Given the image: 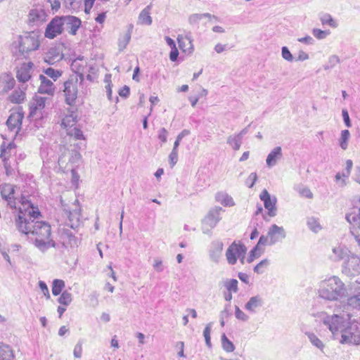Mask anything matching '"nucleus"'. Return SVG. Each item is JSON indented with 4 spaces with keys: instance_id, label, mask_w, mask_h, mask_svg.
Here are the masks:
<instances>
[{
    "instance_id": "nucleus-9",
    "label": "nucleus",
    "mask_w": 360,
    "mask_h": 360,
    "mask_svg": "<svg viewBox=\"0 0 360 360\" xmlns=\"http://www.w3.org/2000/svg\"><path fill=\"white\" fill-rule=\"evenodd\" d=\"M342 273L348 277L360 274V255L352 253L342 264Z\"/></svg>"
},
{
    "instance_id": "nucleus-4",
    "label": "nucleus",
    "mask_w": 360,
    "mask_h": 360,
    "mask_svg": "<svg viewBox=\"0 0 360 360\" xmlns=\"http://www.w3.org/2000/svg\"><path fill=\"white\" fill-rule=\"evenodd\" d=\"M340 343L360 345V322L355 319H349L345 327L341 330Z\"/></svg>"
},
{
    "instance_id": "nucleus-62",
    "label": "nucleus",
    "mask_w": 360,
    "mask_h": 360,
    "mask_svg": "<svg viewBox=\"0 0 360 360\" xmlns=\"http://www.w3.org/2000/svg\"><path fill=\"white\" fill-rule=\"evenodd\" d=\"M39 287L41 289L43 294L44 295V296L46 297V299H49L50 293L47 285L45 283V282L40 281L39 282Z\"/></svg>"
},
{
    "instance_id": "nucleus-54",
    "label": "nucleus",
    "mask_w": 360,
    "mask_h": 360,
    "mask_svg": "<svg viewBox=\"0 0 360 360\" xmlns=\"http://www.w3.org/2000/svg\"><path fill=\"white\" fill-rule=\"evenodd\" d=\"M169 164L173 167L178 161V147L173 146L172 152L169 155Z\"/></svg>"
},
{
    "instance_id": "nucleus-44",
    "label": "nucleus",
    "mask_w": 360,
    "mask_h": 360,
    "mask_svg": "<svg viewBox=\"0 0 360 360\" xmlns=\"http://www.w3.org/2000/svg\"><path fill=\"white\" fill-rule=\"evenodd\" d=\"M67 134L70 137H73L76 140L84 139L83 132L77 127L67 129Z\"/></svg>"
},
{
    "instance_id": "nucleus-47",
    "label": "nucleus",
    "mask_w": 360,
    "mask_h": 360,
    "mask_svg": "<svg viewBox=\"0 0 360 360\" xmlns=\"http://www.w3.org/2000/svg\"><path fill=\"white\" fill-rule=\"evenodd\" d=\"M72 300V294L65 290L62 292L58 301L60 304L68 306L71 303Z\"/></svg>"
},
{
    "instance_id": "nucleus-37",
    "label": "nucleus",
    "mask_w": 360,
    "mask_h": 360,
    "mask_svg": "<svg viewBox=\"0 0 360 360\" xmlns=\"http://www.w3.org/2000/svg\"><path fill=\"white\" fill-rule=\"evenodd\" d=\"M13 354L11 347L4 344L0 345V360H13Z\"/></svg>"
},
{
    "instance_id": "nucleus-63",
    "label": "nucleus",
    "mask_w": 360,
    "mask_h": 360,
    "mask_svg": "<svg viewBox=\"0 0 360 360\" xmlns=\"http://www.w3.org/2000/svg\"><path fill=\"white\" fill-rule=\"evenodd\" d=\"M340 63V58L336 55H332L328 58V61L327 63L330 65V67L334 68Z\"/></svg>"
},
{
    "instance_id": "nucleus-43",
    "label": "nucleus",
    "mask_w": 360,
    "mask_h": 360,
    "mask_svg": "<svg viewBox=\"0 0 360 360\" xmlns=\"http://www.w3.org/2000/svg\"><path fill=\"white\" fill-rule=\"evenodd\" d=\"M65 288V282L60 279H55L52 285V293L56 296L60 294L63 289Z\"/></svg>"
},
{
    "instance_id": "nucleus-55",
    "label": "nucleus",
    "mask_w": 360,
    "mask_h": 360,
    "mask_svg": "<svg viewBox=\"0 0 360 360\" xmlns=\"http://www.w3.org/2000/svg\"><path fill=\"white\" fill-rule=\"evenodd\" d=\"M260 245H258L257 243V245L250 252V255L247 259V262L248 263L252 262L255 258L260 256L261 253H257Z\"/></svg>"
},
{
    "instance_id": "nucleus-46",
    "label": "nucleus",
    "mask_w": 360,
    "mask_h": 360,
    "mask_svg": "<svg viewBox=\"0 0 360 360\" xmlns=\"http://www.w3.org/2000/svg\"><path fill=\"white\" fill-rule=\"evenodd\" d=\"M238 281L236 279H226L224 281V285L229 292H236L238 288Z\"/></svg>"
},
{
    "instance_id": "nucleus-11",
    "label": "nucleus",
    "mask_w": 360,
    "mask_h": 360,
    "mask_svg": "<svg viewBox=\"0 0 360 360\" xmlns=\"http://www.w3.org/2000/svg\"><path fill=\"white\" fill-rule=\"evenodd\" d=\"M246 252L247 248L243 244L233 242L229 246L226 252L227 262L231 265L235 264L238 258H240V256L245 255Z\"/></svg>"
},
{
    "instance_id": "nucleus-13",
    "label": "nucleus",
    "mask_w": 360,
    "mask_h": 360,
    "mask_svg": "<svg viewBox=\"0 0 360 360\" xmlns=\"http://www.w3.org/2000/svg\"><path fill=\"white\" fill-rule=\"evenodd\" d=\"M323 323L328 328L333 335L339 331L341 332L342 329L346 326L344 318L338 314L327 315L323 318Z\"/></svg>"
},
{
    "instance_id": "nucleus-36",
    "label": "nucleus",
    "mask_w": 360,
    "mask_h": 360,
    "mask_svg": "<svg viewBox=\"0 0 360 360\" xmlns=\"http://www.w3.org/2000/svg\"><path fill=\"white\" fill-rule=\"evenodd\" d=\"M216 200L224 206L231 207L234 205L232 197L225 193H218L216 195Z\"/></svg>"
},
{
    "instance_id": "nucleus-15",
    "label": "nucleus",
    "mask_w": 360,
    "mask_h": 360,
    "mask_svg": "<svg viewBox=\"0 0 360 360\" xmlns=\"http://www.w3.org/2000/svg\"><path fill=\"white\" fill-rule=\"evenodd\" d=\"M259 198L264 202V207L268 210V216L274 217L277 214L276 202L277 199L275 196L271 197L266 189H264L260 195Z\"/></svg>"
},
{
    "instance_id": "nucleus-38",
    "label": "nucleus",
    "mask_w": 360,
    "mask_h": 360,
    "mask_svg": "<svg viewBox=\"0 0 360 360\" xmlns=\"http://www.w3.org/2000/svg\"><path fill=\"white\" fill-rule=\"evenodd\" d=\"M305 335L314 347L319 349L321 352H323V349L325 347L324 344L314 333L307 332Z\"/></svg>"
},
{
    "instance_id": "nucleus-59",
    "label": "nucleus",
    "mask_w": 360,
    "mask_h": 360,
    "mask_svg": "<svg viewBox=\"0 0 360 360\" xmlns=\"http://www.w3.org/2000/svg\"><path fill=\"white\" fill-rule=\"evenodd\" d=\"M257 180V175L255 172L251 173L246 179L245 184L249 188L253 187Z\"/></svg>"
},
{
    "instance_id": "nucleus-60",
    "label": "nucleus",
    "mask_w": 360,
    "mask_h": 360,
    "mask_svg": "<svg viewBox=\"0 0 360 360\" xmlns=\"http://www.w3.org/2000/svg\"><path fill=\"white\" fill-rule=\"evenodd\" d=\"M298 192L302 197L309 199L313 198V193L308 187H302L298 190Z\"/></svg>"
},
{
    "instance_id": "nucleus-33",
    "label": "nucleus",
    "mask_w": 360,
    "mask_h": 360,
    "mask_svg": "<svg viewBox=\"0 0 360 360\" xmlns=\"http://www.w3.org/2000/svg\"><path fill=\"white\" fill-rule=\"evenodd\" d=\"M151 5L147 6L139 14V22L142 25H150L152 23V18L150 15Z\"/></svg>"
},
{
    "instance_id": "nucleus-22",
    "label": "nucleus",
    "mask_w": 360,
    "mask_h": 360,
    "mask_svg": "<svg viewBox=\"0 0 360 360\" xmlns=\"http://www.w3.org/2000/svg\"><path fill=\"white\" fill-rule=\"evenodd\" d=\"M15 80L11 73L4 72L0 74V96L7 94L13 89Z\"/></svg>"
},
{
    "instance_id": "nucleus-19",
    "label": "nucleus",
    "mask_w": 360,
    "mask_h": 360,
    "mask_svg": "<svg viewBox=\"0 0 360 360\" xmlns=\"http://www.w3.org/2000/svg\"><path fill=\"white\" fill-rule=\"evenodd\" d=\"M82 0H48L51 9L58 11L60 8L61 3L69 10L77 11L82 5Z\"/></svg>"
},
{
    "instance_id": "nucleus-61",
    "label": "nucleus",
    "mask_w": 360,
    "mask_h": 360,
    "mask_svg": "<svg viewBox=\"0 0 360 360\" xmlns=\"http://www.w3.org/2000/svg\"><path fill=\"white\" fill-rule=\"evenodd\" d=\"M82 354V342L79 340L77 345L75 346L73 354L75 358H80Z\"/></svg>"
},
{
    "instance_id": "nucleus-17",
    "label": "nucleus",
    "mask_w": 360,
    "mask_h": 360,
    "mask_svg": "<svg viewBox=\"0 0 360 360\" xmlns=\"http://www.w3.org/2000/svg\"><path fill=\"white\" fill-rule=\"evenodd\" d=\"M15 186L8 184L0 185L1 198L7 202L11 208H16V199L14 197Z\"/></svg>"
},
{
    "instance_id": "nucleus-24",
    "label": "nucleus",
    "mask_w": 360,
    "mask_h": 360,
    "mask_svg": "<svg viewBox=\"0 0 360 360\" xmlns=\"http://www.w3.org/2000/svg\"><path fill=\"white\" fill-rule=\"evenodd\" d=\"M351 251L344 245L339 244L332 248L330 258L334 262L345 261L352 254Z\"/></svg>"
},
{
    "instance_id": "nucleus-18",
    "label": "nucleus",
    "mask_w": 360,
    "mask_h": 360,
    "mask_svg": "<svg viewBox=\"0 0 360 360\" xmlns=\"http://www.w3.org/2000/svg\"><path fill=\"white\" fill-rule=\"evenodd\" d=\"M61 18L64 30L72 35H76L82 24L81 20L73 15L61 16Z\"/></svg>"
},
{
    "instance_id": "nucleus-3",
    "label": "nucleus",
    "mask_w": 360,
    "mask_h": 360,
    "mask_svg": "<svg viewBox=\"0 0 360 360\" xmlns=\"http://www.w3.org/2000/svg\"><path fill=\"white\" fill-rule=\"evenodd\" d=\"M40 35L38 32H27L19 35L13 45L18 49L22 55L28 54L32 51L37 50L40 45Z\"/></svg>"
},
{
    "instance_id": "nucleus-20",
    "label": "nucleus",
    "mask_w": 360,
    "mask_h": 360,
    "mask_svg": "<svg viewBox=\"0 0 360 360\" xmlns=\"http://www.w3.org/2000/svg\"><path fill=\"white\" fill-rule=\"evenodd\" d=\"M80 153L75 150H65L58 158V165L63 167L64 165L70 162L75 164L81 159Z\"/></svg>"
},
{
    "instance_id": "nucleus-26",
    "label": "nucleus",
    "mask_w": 360,
    "mask_h": 360,
    "mask_svg": "<svg viewBox=\"0 0 360 360\" xmlns=\"http://www.w3.org/2000/svg\"><path fill=\"white\" fill-rule=\"evenodd\" d=\"M39 80L41 84L39 86L38 92L53 96L55 93V86L53 83L43 75H39Z\"/></svg>"
},
{
    "instance_id": "nucleus-30",
    "label": "nucleus",
    "mask_w": 360,
    "mask_h": 360,
    "mask_svg": "<svg viewBox=\"0 0 360 360\" xmlns=\"http://www.w3.org/2000/svg\"><path fill=\"white\" fill-rule=\"evenodd\" d=\"M63 58V54L56 47H51L49 49L44 56V61L50 65L61 60Z\"/></svg>"
},
{
    "instance_id": "nucleus-57",
    "label": "nucleus",
    "mask_w": 360,
    "mask_h": 360,
    "mask_svg": "<svg viewBox=\"0 0 360 360\" xmlns=\"http://www.w3.org/2000/svg\"><path fill=\"white\" fill-rule=\"evenodd\" d=\"M235 316L238 319L243 321H247L249 319V316L240 310L238 306L235 307Z\"/></svg>"
},
{
    "instance_id": "nucleus-16",
    "label": "nucleus",
    "mask_w": 360,
    "mask_h": 360,
    "mask_svg": "<svg viewBox=\"0 0 360 360\" xmlns=\"http://www.w3.org/2000/svg\"><path fill=\"white\" fill-rule=\"evenodd\" d=\"M346 297H347V307L360 309V285L359 284H353Z\"/></svg>"
},
{
    "instance_id": "nucleus-23",
    "label": "nucleus",
    "mask_w": 360,
    "mask_h": 360,
    "mask_svg": "<svg viewBox=\"0 0 360 360\" xmlns=\"http://www.w3.org/2000/svg\"><path fill=\"white\" fill-rule=\"evenodd\" d=\"M33 65V63L31 62L24 63L21 65L16 72V77L19 82L25 84L31 79Z\"/></svg>"
},
{
    "instance_id": "nucleus-32",
    "label": "nucleus",
    "mask_w": 360,
    "mask_h": 360,
    "mask_svg": "<svg viewBox=\"0 0 360 360\" xmlns=\"http://www.w3.org/2000/svg\"><path fill=\"white\" fill-rule=\"evenodd\" d=\"M63 243L65 246L77 248L80 243V239L67 231L63 235Z\"/></svg>"
},
{
    "instance_id": "nucleus-56",
    "label": "nucleus",
    "mask_w": 360,
    "mask_h": 360,
    "mask_svg": "<svg viewBox=\"0 0 360 360\" xmlns=\"http://www.w3.org/2000/svg\"><path fill=\"white\" fill-rule=\"evenodd\" d=\"M281 56L283 59L288 62H292L294 59L292 53L286 46H283L281 49Z\"/></svg>"
},
{
    "instance_id": "nucleus-25",
    "label": "nucleus",
    "mask_w": 360,
    "mask_h": 360,
    "mask_svg": "<svg viewBox=\"0 0 360 360\" xmlns=\"http://www.w3.org/2000/svg\"><path fill=\"white\" fill-rule=\"evenodd\" d=\"M27 84H21L8 97V101L12 103L20 104L26 98L25 91L27 89Z\"/></svg>"
},
{
    "instance_id": "nucleus-49",
    "label": "nucleus",
    "mask_w": 360,
    "mask_h": 360,
    "mask_svg": "<svg viewBox=\"0 0 360 360\" xmlns=\"http://www.w3.org/2000/svg\"><path fill=\"white\" fill-rule=\"evenodd\" d=\"M44 74L48 77L52 78L54 81H56L61 75L62 71L55 70L52 68H48L44 70Z\"/></svg>"
},
{
    "instance_id": "nucleus-41",
    "label": "nucleus",
    "mask_w": 360,
    "mask_h": 360,
    "mask_svg": "<svg viewBox=\"0 0 360 360\" xmlns=\"http://www.w3.org/2000/svg\"><path fill=\"white\" fill-rule=\"evenodd\" d=\"M227 143L229 144L235 150L240 149L242 139L237 135L229 136L227 139Z\"/></svg>"
},
{
    "instance_id": "nucleus-64",
    "label": "nucleus",
    "mask_w": 360,
    "mask_h": 360,
    "mask_svg": "<svg viewBox=\"0 0 360 360\" xmlns=\"http://www.w3.org/2000/svg\"><path fill=\"white\" fill-rule=\"evenodd\" d=\"M168 132L165 128H161L158 131V139L162 142L166 143L167 141Z\"/></svg>"
},
{
    "instance_id": "nucleus-48",
    "label": "nucleus",
    "mask_w": 360,
    "mask_h": 360,
    "mask_svg": "<svg viewBox=\"0 0 360 360\" xmlns=\"http://www.w3.org/2000/svg\"><path fill=\"white\" fill-rule=\"evenodd\" d=\"M307 226L314 232L316 233L321 230V226L318 219L314 217L307 218Z\"/></svg>"
},
{
    "instance_id": "nucleus-7",
    "label": "nucleus",
    "mask_w": 360,
    "mask_h": 360,
    "mask_svg": "<svg viewBox=\"0 0 360 360\" xmlns=\"http://www.w3.org/2000/svg\"><path fill=\"white\" fill-rule=\"evenodd\" d=\"M21 205L18 208V212L17 216L15 218V226H16V223L18 221L20 217H21L23 221L25 219V224H29L32 219H37L41 215L40 212L39 211L38 207H34L33 204L26 200L24 197L21 198Z\"/></svg>"
},
{
    "instance_id": "nucleus-8",
    "label": "nucleus",
    "mask_w": 360,
    "mask_h": 360,
    "mask_svg": "<svg viewBox=\"0 0 360 360\" xmlns=\"http://www.w3.org/2000/svg\"><path fill=\"white\" fill-rule=\"evenodd\" d=\"M286 236L285 231L283 226H278L276 224H272L266 236H260L258 245H274L277 243L281 242Z\"/></svg>"
},
{
    "instance_id": "nucleus-5",
    "label": "nucleus",
    "mask_w": 360,
    "mask_h": 360,
    "mask_svg": "<svg viewBox=\"0 0 360 360\" xmlns=\"http://www.w3.org/2000/svg\"><path fill=\"white\" fill-rule=\"evenodd\" d=\"M84 79V74H72L68 79L64 82V96L65 103L69 105L75 104L77 98L78 86Z\"/></svg>"
},
{
    "instance_id": "nucleus-53",
    "label": "nucleus",
    "mask_w": 360,
    "mask_h": 360,
    "mask_svg": "<svg viewBox=\"0 0 360 360\" xmlns=\"http://www.w3.org/2000/svg\"><path fill=\"white\" fill-rule=\"evenodd\" d=\"M269 265V261L267 259H264L259 262L254 268V271L257 274H262L264 269L266 268Z\"/></svg>"
},
{
    "instance_id": "nucleus-58",
    "label": "nucleus",
    "mask_w": 360,
    "mask_h": 360,
    "mask_svg": "<svg viewBox=\"0 0 360 360\" xmlns=\"http://www.w3.org/2000/svg\"><path fill=\"white\" fill-rule=\"evenodd\" d=\"M189 134H190V131L188 129H184L183 131H181V132H180L178 134V136H176V139L174 143V146L179 147L182 139L184 137H185L186 136H188Z\"/></svg>"
},
{
    "instance_id": "nucleus-6",
    "label": "nucleus",
    "mask_w": 360,
    "mask_h": 360,
    "mask_svg": "<svg viewBox=\"0 0 360 360\" xmlns=\"http://www.w3.org/2000/svg\"><path fill=\"white\" fill-rule=\"evenodd\" d=\"M60 202L63 210V216L65 218V225L73 229L78 228L82 222L80 219L81 209L79 206L78 200L76 199L72 203L74 207L72 208L69 207L62 198H60Z\"/></svg>"
},
{
    "instance_id": "nucleus-52",
    "label": "nucleus",
    "mask_w": 360,
    "mask_h": 360,
    "mask_svg": "<svg viewBox=\"0 0 360 360\" xmlns=\"http://www.w3.org/2000/svg\"><path fill=\"white\" fill-rule=\"evenodd\" d=\"M330 33L329 30H321L318 28L312 30V34L318 39H324Z\"/></svg>"
},
{
    "instance_id": "nucleus-45",
    "label": "nucleus",
    "mask_w": 360,
    "mask_h": 360,
    "mask_svg": "<svg viewBox=\"0 0 360 360\" xmlns=\"http://www.w3.org/2000/svg\"><path fill=\"white\" fill-rule=\"evenodd\" d=\"M221 345L226 352H232L235 349L233 343L227 338L225 334L221 335Z\"/></svg>"
},
{
    "instance_id": "nucleus-42",
    "label": "nucleus",
    "mask_w": 360,
    "mask_h": 360,
    "mask_svg": "<svg viewBox=\"0 0 360 360\" xmlns=\"http://www.w3.org/2000/svg\"><path fill=\"white\" fill-rule=\"evenodd\" d=\"M83 63L82 59L80 58H77L74 60L71 64V68L75 72L74 74L80 75L83 74L84 69L85 68L84 65L82 64Z\"/></svg>"
},
{
    "instance_id": "nucleus-51",
    "label": "nucleus",
    "mask_w": 360,
    "mask_h": 360,
    "mask_svg": "<svg viewBox=\"0 0 360 360\" xmlns=\"http://www.w3.org/2000/svg\"><path fill=\"white\" fill-rule=\"evenodd\" d=\"M212 324V323H210L207 324V326H205V329L203 330V336H204L205 340L206 345L208 347H211V346H212L211 338H210Z\"/></svg>"
},
{
    "instance_id": "nucleus-28",
    "label": "nucleus",
    "mask_w": 360,
    "mask_h": 360,
    "mask_svg": "<svg viewBox=\"0 0 360 360\" xmlns=\"http://www.w3.org/2000/svg\"><path fill=\"white\" fill-rule=\"evenodd\" d=\"M223 248L224 244L221 240H217L212 243L210 250V257L212 261L216 263L219 262L222 255Z\"/></svg>"
},
{
    "instance_id": "nucleus-21",
    "label": "nucleus",
    "mask_w": 360,
    "mask_h": 360,
    "mask_svg": "<svg viewBox=\"0 0 360 360\" xmlns=\"http://www.w3.org/2000/svg\"><path fill=\"white\" fill-rule=\"evenodd\" d=\"M24 116L20 112H12L6 121V125L9 131L14 132L15 134L21 129L22 121Z\"/></svg>"
},
{
    "instance_id": "nucleus-35",
    "label": "nucleus",
    "mask_w": 360,
    "mask_h": 360,
    "mask_svg": "<svg viewBox=\"0 0 360 360\" xmlns=\"http://www.w3.org/2000/svg\"><path fill=\"white\" fill-rule=\"evenodd\" d=\"M319 20L323 26L328 25L332 28H336L338 26L337 21L329 13H321Z\"/></svg>"
},
{
    "instance_id": "nucleus-27",
    "label": "nucleus",
    "mask_w": 360,
    "mask_h": 360,
    "mask_svg": "<svg viewBox=\"0 0 360 360\" xmlns=\"http://www.w3.org/2000/svg\"><path fill=\"white\" fill-rule=\"evenodd\" d=\"M283 158L282 148L276 146L273 148L266 157V164L268 167H274Z\"/></svg>"
},
{
    "instance_id": "nucleus-2",
    "label": "nucleus",
    "mask_w": 360,
    "mask_h": 360,
    "mask_svg": "<svg viewBox=\"0 0 360 360\" xmlns=\"http://www.w3.org/2000/svg\"><path fill=\"white\" fill-rule=\"evenodd\" d=\"M347 289L342 280L336 276H332L319 283L318 295L328 301H337L346 297Z\"/></svg>"
},
{
    "instance_id": "nucleus-34",
    "label": "nucleus",
    "mask_w": 360,
    "mask_h": 360,
    "mask_svg": "<svg viewBox=\"0 0 360 360\" xmlns=\"http://www.w3.org/2000/svg\"><path fill=\"white\" fill-rule=\"evenodd\" d=\"M77 121V114L76 112L72 111L70 114L66 115L62 120V126L67 129L72 128Z\"/></svg>"
},
{
    "instance_id": "nucleus-50",
    "label": "nucleus",
    "mask_w": 360,
    "mask_h": 360,
    "mask_svg": "<svg viewBox=\"0 0 360 360\" xmlns=\"http://www.w3.org/2000/svg\"><path fill=\"white\" fill-rule=\"evenodd\" d=\"M131 39L130 32L125 33L122 37L119 39L118 46L120 51L126 48Z\"/></svg>"
},
{
    "instance_id": "nucleus-14",
    "label": "nucleus",
    "mask_w": 360,
    "mask_h": 360,
    "mask_svg": "<svg viewBox=\"0 0 360 360\" xmlns=\"http://www.w3.org/2000/svg\"><path fill=\"white\" fill-rule=\"evenodd\" d=\"M63 30L64 27L61 16H56L47 25L44 36L48 39H52L62 34Z\"/></svg>"
},
{
    "instance_id": "nucleus-39",
    "label": "nucleus",
    "mask_w": 360,
    "mask_h": 360,
    "mask_svg": "<svg viewBox=\"0 0 360 360\" xmlns=\"http://www.w3.org/2000/svg\"><path fill=\"white\" fill-rule=\"evenodd\" d=\"M14 146V144L12 143H9L7 145L5 142H4L1 146V154H0V158L2 159L4 163V167L6 168V171H8V166L7 164V156H6V150L11 149Z\"/></svg>"
},
{
    "instance_id": "nucleus-10",
    "label": "nucleus",
    "mask_w": 360,
    "mask_h": 360,
    "mask_svg": "<svg viewBox=\"0 0 360 360\" xmlns=\"http://www.w3.org/2000/svg\"><path fill=\"white\" fill-rule=\"evenodd\" d=\"M221 207H215L212 208L202 220V231L204 233H208L210 229L214 228L218 222L221 219Z\"/></svg>"
},
{
    "instance_id": "nucleus-40",
    "label": "nucleus",
    "mask_w": 360,
    "mask_h": 360,
    "mask_svg": "<svg viewBox=\"0 0 360 360\" xmlns=\"http://www.w3.org/2000/svg\"><path fill=\"white\" fill-rule=\"evenodd\" d=\"M350 133L349 130L345 129L341 131L340 137L339 139V145L342 150H346L347 148Z\"/></svg>"
},
{
    "instance_id": "nucleus-1",
    "label": "nucleus",
    "mask_w": 360,
    "mask_h": 360,
    "mask_svg": "<svg viewBox=\"0 0 360 360\" xmlns=\"http://www.w3.org/2000/svg\"><path fill=\"white\" fill-rule=\"evenodd\" d=\"M19 217L16 223L17 230L27 236L34 246L41 252H45L51 248H55L56 242L51 237V227L49 224L43 221L32 219L29 224H25V219Z\"/></svg>"
},
{
    "instance_id": "nucleus-31",
    "label": "nucleus",
    "mask_w": 360,
    "mask_h": 360,
    "mask_svg": "<svg viewBox=\"0 0 360 360\" xmlns=\"http://www.w3.org/2000/svg\"><path fill=\"white\" fill-rule=\"evenodd\" d=\"M264 304L263 299L259 295L250 297L249 301L245 304V309L251 312L255 313L256 309L261 307Z\"/></svg>"
},
{
    "instance_id": "nucleus-29",
    "label": "nucleus",
    "mask_w": 360,
    "mask_h": 360,
    "mask_svg": "<svg viewBox=\"0 0 360 360\" xmlns=\"http://www.w3.org/2000/svg\"><path fill=\"white\" fill-rule=\"evenodd\" d=\"M28 16L30 22L38 25L46 20L47 15L44 9L39 8L31 9Z\"/></svg>"
},
{
    "instance_id": "nucleus-12",
    "label": "nucleus",
    "mask_w": 360,
    "mask_h": 360,
    "mask_svg": "<svg viewBox=\"0 0 360 360\" xmlns=\"http://www.w3.org/2000/svg\"><path fill=\"white\" fill-rule=\"evenodd\" d=\"M47 100L49 98L46 97L35 95L30 103L29 117L36 120L42 117V110L45 108Z\"/></svg>"
}]
</instances>
